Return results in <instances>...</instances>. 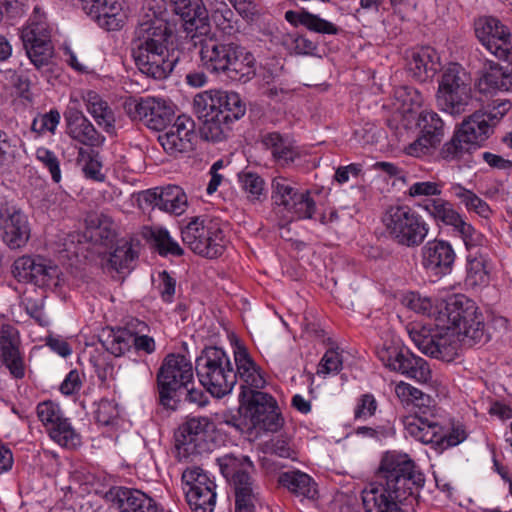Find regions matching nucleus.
Instances as JSON below:
<instances>
[{
	"mask_svg": "<svg viewBox=\"0 0 512 512\" xmlns=\"http://www.w3.org/2000/svg\"><path fill=\"white\" fill-rule=\"evenodd\" d=\"M377 482L362 495L366 512H405L400 505L415 496L425 478L406 453L387 451L376 472Z\"/></svg>",
	"mask_w": 512,
	"mask_h": 512,
	"instance_id": "obj_1",
	"label": "nucleus"
},
{
	"mask_svg": "<svg viewBox=\"0 0 512 512\" xmlns=\"http://www.w3.org/2000/svg\"><path fill=\"white\" fill-rule=\"evenodd\" d=\"M134 34L132 56L139 71L155 80L166 79L179 60L169 22L155 11L147 12Z\"/></svg>",
	"mask_w": 512,
	"mask_h": 512,
	"instance_id": "obj_2",
	"label": "nucleus"
},
{
	"mask_svg": "<svg viewBox=\"0 0 512 512\" xmlns=\"http://www.w3.org/2000/svg\"><path fill=\"white\" fill-rule=\"evenodd\" d=\"M511 109L510 101H502L489 110L475 111L457 126L451 139L439 150V157L447 162L460 161L484 147L494 129Z\"/></svg>",
	"mask_w": 512,
	"mask_h": 512,
	"instance_id": "obj_3",
	"label": "nucleus"
},
{
	"mask_svg": "<svg viewBox=\"0 0 512 512\" xmlns=\"http://www.w3.org/2000/svg\"><path fill=\"white\" fill-rule=\"evenodd\" d=\"M216 461L221 474L233 489L235 512H257V507L262 505L261 488L250 457L225 454Z\"/></svg>",
	"mask_w": 512,
	"mask_h": 512,
	"instance_id": "obj_4",
	"label": "nucleus"
},
{
	"mask_svg": "<svg viewBox=\"0 0 512 512\" xmlns=\"http://www.w3.org/2000/svg\"><path fill=\"white\" fill-rule=\"evenodd\" d=\"M150 325L139 318H127L122 327H103L98 333V342L110 354L119 357L133 349L138 355H151L156 341Z\"/></svg>",
	"mask_w": 512,
	"mask_h": 512,
	"instance_id": "obj_5",
	"label": "nucleus"
},
{
	"mask_svg": "<svg viewBox=\"0 0 512 512\" xmlns=\"http://www.w3.org/2000/svg\"><path fill=\"white\" fill-rule=\"evenodd\" d=\"M439 315L446 322L447 330L462 335L465 343L475 345L487 339L484 316L476 303L467 296L456 294L448 297Z\"/></svg>",
	"mask_w": 512,
	"mask_h": 512,
	"instance_id": "obj_6",
	"label": "nucleus"
},
{
	"mask_svg": "<svg viewBox=\"0 0 512 512\" xmlns=\"http://www.w3.org/2000/svg\"><path fill=\"white\" fill-rule=\"evenodd\" d=\"M388 238L400 247L417 248L426 240L430 226L414 208L405 204L391 205L381 217Z\"/></svg>",
	"mask_w": 512,
	"mask_h": 512,
	"instance_id": "obj_7",
	"label": "nucleus"
},
{
	"mask_svg": "<svg viewBox=\"0 0 512 512\" xmlns=\"http://www.w3.org/2000/svg\"><path fill=\"white\" fill-rule=\"evenodd\" d=\"M195 371L200 384L216 398L229 394L236 384L230 358L217 346H208L201 351L195 360Z\"/></svg>",
	"mask_w": 512,
	"mask_h": 512,
	"instance_id": "obj_8",
	"label": "nucleus"
},
{
	"mask_svg": "<svg viewBox=\"0 0 512 512\" xmlns=\"http://www.w3.org/2000/svg\"><path fill=\"white\" fill-rule=\"evenodd\" d=\"M181 237L195 254L208 259L222 256L229 243L221 221L206 215L192 217L181 229Z\"/></svg>",
	"mask_w": 512,
	"mask_h": 512,
	"instance_id": "obj_9",
	"label": "nucleus"
},
{
	"mask_svg": "<svg viewBox=\"0 0 512 512\" xmlns=\"http://www.w3.org/2000/svg\"><path fill=\"white\" fill-rule=\"evenodd\" d=\"M407 435L422 444L431 445L437 453L455 447L467 438L465 426L459 422L440 424L436 418L407 416L404 419Z\"/></svg>",
	"mask_w": 512,
	"mask_h": 512,
	"instance_id": "obj_10",
	"label": "nucleus"
},
{
	"mask_svg": "<svg viewBox=\"0 0 512 512\" xmlns=\"http://www.w3.org/2000/svg\"><path fill=\"white\" fill-rule=\"evenodd\" d=\"M193 381V366L185 355L170 353L162 361L157 373L159 403L176 410L182 401V392Z\"/></svg>",
	"mask_w": 512,
	"mask_h": 512,
	"instance_id": "obj_11",
	"label": "nucleus"
},
{
	"mask_svg": "<svg viewBox=\"0 0 512 512\" xmlns=\"http://www.w3.org/2000/svg\"><path fill=\"white\" fill-rule=\"evenodd\" d=\"M436 100L438 107L451 115L466 111L471 100V77L461 64L451 62L442 69Z\"/></svg>",
	"mask_w": 512,
	"mask_h": 512,
	"instance_id": "obj_12",
	"label": "nucleus"
},
{
	"mask_svg": "<svg viewBox=\"0 0 512 512\" xmlns=\"http://www.w3.org/2000/svg\"><path fill=\"white\" fill-rule=\"evenodd\" d=\"M240 412L250 420L252 427L265 432H277L284 418L276 399L261 390H244L239 394Z\"/></svg>",
	"mask_w": 512,
	"mask_h": 512,
	"instance_id": "obj_13",
	"label": "nucleus"
},
{
	"mask_svg": "<svg viewBox=\"0 0 512 512\" xmlns=\"http://www.w3.org/2000/svg\"><path fill=\"white\" fill-rule=\"evenodd\" d=\"M214 430V423L207 417H194L183 423L175 433L179 460L212 451L215 446Z\"/></svg>",
	"mask_w": 512,
	"mask_h": 512,
	"instance_id": "obj_14",
	"label": "nucleus"
},
{
	"mask_svg": "<svg viewBox=\"0 0 512 512\" xmlns=\"http://www.w3.org/2000/svg\"><path fill=\"white\" fill-rule=\"evenodd\" d=\"M377 357L390 371L400 373L419 383H427L431 379L428 362L413 354L401 343H384L378 348Z\"/></svg>",
	"mask_w": 512,
	"mask_h": 512,
	"instance_id": "obj_15",
	"label": "nucleus"
},
{
	"mask_svg": "<svg viewBox=\"0 0 512 512\" xmlns=\"http://www.w3.org/2000/svg\"><path fill=\"white\" fill-rule=\"evenodd\" d=\"M123 108L132 121H141L150 129L161 131L172 121L174 109L168 101L152 96H129Z\"/></svg>",
	"mask_w": 512,
	"mask_h": 512,
	"instance_id": "obj_16",
	"label": "nucleus"
},
{
	"mask_svg": "<svg viewBox=\"0 0 512 512\" xmlns=\"http://www.w3.org/2000/svg\"><path fill=\"white\" fill-rule=\"evenodd\" d=\"M272 199L278 208H283L289 215L284 216L285 224L294 220L312 219L316 211V203L309 190L299 191L291 186L284 177L272 181Z\"/></svg>",
	"mask_w": 512,
	"mask_h": 512,
	"instance_id": "obj_17",
	"label": "nucleus"
},
{
	"mask_svg": "<svg viewBox=\"0 0 512 512\" xmlns=\"http://www.w3.org/2000/svg\"><path fill=\"white\" fill-rule=\"evenodd\" d=\"M473 26L476 38L492 55L504 61L512 58V33L499 18L479 16Z\"/></svg>",
	"mask_w": 512,
	"mask_h": 512,
	"instance_id": "obj_18",
	"label": "nucleus"
},
{
	"mask_svg": "<svg viewBox=\"0 0 512 512\" xmlns=\"http://www.w3.org/2000/svg\"><path fill=\"white\" fill-rule=\"evenodd\" d=\"M187 503L193 512H213L216 484L202 468L189 467L182 473Z\"/></svg>",
	"mask_w": 512,
	"mask_h": 512,
	"instance_id": "obj_19",
	"label": "nucleus"
},
{
	"mask_svg": "<svg viewBox=\"0 0 512 512\" xmlns=\"http://www.w3.org/2000/svg\"><path fill=\"white\" fill-rule=\"evenodd\" d=\"M12 273L20 282H29L41 288L60 285L58 266L42 257L22 256L13 264Z\"/></svg>",
	"mask_w": 512,
	"mask_h": 512,
	"instance_id": "obj_20",
	"label": "nucleus"
},
{
	"mask_svg": "<svg viewBox=\"0 0 512 512\" xmlns=\"http://www.w3.org/2000/svg\"><path fill=\"white\" fill-rule=\"evenodd\" d=\"M69 125L73 138L82 144L78 152L77 165L86 178L96 180V129L83 116L82 111L76 112L74 120L69 122Z\"/></svg>",
	"mask_w": 512,
	"mask_h": 512,
	"instance_id": "obj_21",
	"label": "nucleus"
},
{
	"mask_svg": "<svg viewBox=\"0 0 512 512\" xmlns=\"http://www.w3.org/2000/svg\"><path fill=\"white\" fill-rule=\"evenodd\" d=\"M37 416L46 427L51 439L60 446L73 448L79 443L78 435L68 419L63 416L58 404L52 401L38 404Z\"/></svg>",
	"mask_w": 512,
	"mask_h": 512,
	"instance_id": "obj_22",
	"label": "nucleus"
},
{
	"mask_svg": "<svg viewBox=\"0 0 512 512\" xmlns=\"http://www.w3.org/2000/svg\"><path fill=\"white\" fill-rule=\"evenodd\" d=\"M410 337L418 349L433 358L441 359L446 362L454 360L457 355V343L454 340V335L445 332L431 330L423 327L421 330H411Z\"/></svg>",
	"mask_w": 512,
	"mask_h": 512,
	"instance_id": "obj_23",
	"label": "nucleus"
},
{
	"mask_svg": "<svg viewBox=\"0 0 512 512\" xmlns=\"http://www.w3.org/2000/svg\"><path fill=\"white\" fill-rule=\"evenodd\" d=\"M21 339L18 329L0 315V356L11 376H25L24 355L20 351Z\"/></svg>",
	"mask_w": 512,
	"mask_h": 512,
	"instance_id": "obj_24",
	"label": "nucleus"
},
{
	"mask_svg": "<svg viewBox=\"0 0 512 512\" xmlns=\"http://www.w3.org/2000/svg\"><path fill=\"white\" fill-rule=\"evenodd\" d=\"M103 499L120 512H164L152 497L135 488L111 487Z\"/></svg>",
	"mask_w": 512,
	"mask_h": 512,
	"instance_id": "obj_25",
	"label": "nucleus"
},
{
	"mask_svg": "<svg viewBox=\"0 0 512 512\" xmlns=\"http://www.w3.org/2000/svg\"><path fill=\"white\" fill-rule=\"evenodd\" d=\"M255 64L256 60L251 52L240 44L229 41L216 74H223L234 81L246 82L255 76Z\"/></svg>",
	"mask_w": 512,
	"mask_h": 512,
	"instance_id": "obj_26",
	"label": "nucleus"
},
{
	"mask_svg": "<svg viewBox=\"0 0 512 512\" xmlns=\"http://www.w3.org/2000/svg\"><path fill=\"white\" fill-rule=\"evenodd\" d=\"M193 106L206 107L211 110V113L216 112L224 119L227 116L233 123L242 118L246 112V105L238 93L222 90L197 95L194 98Z\"/></svg>",
	"mask_w": 512,
	"mask_h": 512,
	"instance_id": "obj_27",
	"label": "nucleus"
},
{
	"mask_svg": "<svg viewBox=\"0 0 512 512\" xmlns=\"http://www.w3.org/2000/svg\"><path fill=\"white\" fill-rule=\"evenodd\" d=\"M421 246L420 257L423 269L435 276H445L452 272L456 252L449 241L435 238Z\"/></svg>",
	"mask_w": 512,
	"mask_h": 512,
	"instance_id": "obj_28",
	"label": "nucleus"
},
{
	"mask_svg": "<svg viewBox=\"0 0 512 512\" xmlns=\"http://www.w3.org/2000/svg\"><path fill=\"white\" fill-rule=\"evenodd\" d=\"M0 230L4 243L13 250L24 247L30 238L27 216L16 207L0 209Z\"/></svg>",
	"mask_w": 512,
	"mask_h": 512,
	"instance_id": "obj_29",
	"label": "nucleus"
},
{
	"mask_svg": "<svg viewBox=\"0 0 512 512\" xmlns=\"http://www.w3.org/2000/svg\"><path fill=\"white\" fill-rule=\"evenodd\" d=\"M195 122L186 115L178 116L168 130L158 136L163 149L171 156L193 150Z\"/></svg>",
	"mask_w": 512,
	"mask_h": 512,
	"instance_id": "obj_30",
	"label": "nucleus"
},
{
	"mask_svg": "<svg viewBox=\"0 0 512 512\" xmlns=\"http://www.w3.org/2000/svg\"><path fill=\"white\" fill-rule=\"evenodd\" d=\"M24 47L31 62L40 68L47 65L53 54L50 33L44 23H30L21 33Z\"/></svg>",
	"mask_w": 512,
	"mask_h": 512,
	"instance_id": "obj_31",
	"label": "nucleus"
},
{
	"mask_svg": "<svg viewBox=\"0 0 512 512\" xmlns=\"http://www.w3.org/2000/svg\"><path fill=\"white\" fill-rule=\"evenodd\" d=\"M172 11L180 17L187 34L210 32L208 10L203 0H171Z\"/></svg>",
	"mask_w": 512,
	"mask_h": 512,
	"instance_id": "obj_32",
	"label": "nucleus"
},
{
	"mask_svg": "<svg viewBox=\"0 0 512 512\" xmlns=\"http://www.w3.org/2000/svg\"><path fill=\"white\" fill-rule=\"evenodd\" d=\"M141 199L153 208L174 215L183 214L188 207L187 195L178 185L148 189L142 192Z\"/></svg>",
	"mask_w": 512,
	"mask_h": 512,
	"instance_id": "obj_33",
	"label": "nucleus"
},
{
	"mask_svg": "<svg viewBox=\"0 0 512 512\" xmlns=\"http://www.w3.org/2000/svg\"><path fill=\"white\" fill-rule=\"evenodd\" d=\"M234 361L236 371H234L236 380L239 379L241 392L244 390H261L266 385V379L260 366L254 361L243 345H236L234 349Z\"/></svg>",
	"mask_w": 512,
	"mask_h": 512,
	"instance_id": "obj_34",
	"label": "nucleus"
},
{
	"mask_svg": "<svg viewBox=\"0 0 512 512\" xmlns=\"http://www.w3.org/2000/svg\"><path fill=\"white\" fill-rule=\"evenodd\" d=\"M99 256H101L102 270L115 278L116 275L127 273L132 269L137 253L128 241L120 240L114 244L113 248H109L108 252H98Z\"/></svg>",
	"mask_w": 512,
	"mask_h": 512,
	"instance_id": "obj_35",
	"label": "nucleus"
},
{
	"mask_svg": "<svg viewBox=\"0 0 512 512\" xmlns=\"http://www.w3.org/2000/svg\"><path fill=\"white\" fill-rule=\"evenodd\" d=\"M191 41L194 47L199 48L203 67L212 73L219 72V66L224 59L229 40H220L215 34L207 32L206 34L192 35Z\"/></svg>",
	"mask_w": 512,
	"mask_h": 512,
	"instance_id": "obj_36",
	"label": "nucleus"
},
{
	"mask_svg": "<svg viewBox=\"0 0 512 512\" xmlns=\"http://www.w3.org/2000/svg\"><path fill=\"white\" fill-rule=\"evenodd\" d=\"M437 52L429 46L416 48L408 57L407 69L419 82L431 80L439 70L440 62Z\"/></svg>",
	"mask_w": 512,
	"mask_h": 512,
	"instance_id": "obj_37",
	"label": "nucleus"
},
{
	"mask_svg": "<svg viewBox=\"0 0 512 512\" xmlns=\"http://www.w3.org/2000/svg\"><path fill=\"white\" fill-rule=\"evenodd\" d=\"M198 118L202 120L200 136L203 140L218 143L228 139L233 130L234 123L230 118L220 117L216 112L211 113L206 107H194Z\"/></svg>",
	"mask_w": 512,
	"mask_h": 512,
	"instance_id": "obj_38",
	"label": "nucleus"
},
{
	"mask_svg": "<svg viewBox=\"0 0 512 512\" xmlns=\"http://www.w3.org/2000/svg\"><path fill=\"white\" fill-rule=\"evenodd\" d=\"M418 206L434 220L437 225L451 227V231L465 218L454 205L443 198H430Z\"/></svg>",
	"mask_w": 512,
	"mask_h": 512,
	"instance_id": "obj_39",
	"label": "nucleus"
},
{
	"mask_svg": "<svg viewBox=\"0 0 512 512\" xmlns=\"http://www.w3.org/2000/svg\"><path fill=\"white\" fill-rule=\"evenodd\" d=\"M261 143L271 152L273 160L280 165L293 163L298 157V152L288 135L277 131L268 132L262 135Z\"/></svg>",
	"mask_w": 512,
	"mask_h": 512,
	"instance_id": "obj_40",
	"label": "nucleus"
},
{
	"mask_svg": "<svg viewBox=\"0 0 512 512\" xmlns=\"http://www.w3.org/2000/svg\"><path fill=\"white\" fill-rule=\"evenodd\" d=\"M285 20L293 26L302 25L308 30L318 34L337 35L341 32V28L334 23L304 9L301 11H286Z\"/></svg>",
	"mask_w": 512,
	"mask_h": 512,
	"instance_id": "obj_41",
	"label": "nucleus"
},
{
	"mask_svg": "<svg viewBox=\"0 0 512 512\" xmlns=\"http://www.w3.org/2000/svg\"><path fill=\"white\" fill-rule=\"evenodd\" d=\"M278 482L297 497L314 499L318 494L317 485L313 478L300 470L281 473Z\"/></svg>",
	"mask_w": 512,
	"mask_h": 512,
	"instance_id": "obj_42",
	"label": "nucleus"
},
{
	"mask_svg": "<svg viewBox=\"0 0 512 512\" xmlns=\"http://www.w3.org/2000/svg\"><path fill=\"white\" fill-rule=\"evenodd\" d=\"M124 0H98V26L106 31L121 29L126 20Z\"/></svg>",
	"mask_w": 512,
	"mask_h": 512,
	"instance_id": "obj_43",
	"label": "nucleus"
},
{
	"mask_svg": "<svg viewBox=\"0 0 512 512\" xmlns=\"http://www.w3.org/2000/svg\"><path fill=\"white\" fill-rule=\"evenodd\" d=\"M466 262L467 281L474 286L486 285L490 273L487 250L467 253Z\"/></svg>",
	"mask_w": 512,
	"mask_h": 512,
	"instance_id": "obj_44",
	"label": "nucleus"
},
{
	"mask_svg": "<svg viewBox=\"0 0 512 512\" xmlns=\"http://www.w3.org/2000/svg\"><path fill=\"white\" fill-rule=\"evenodd\" d=\"M454 237L460 238L467 253L487 250L488 239L477 230L466 217L451 231Z\"/></svg>",
	"mask_w": 512,
	"mask_h": 512,
	"instance_id": "obj_45",
	"label": "nucleus"
},
{
	"mask_svg": "<svg viewBox=\"0 0 512 512\" xmlns=\"http://www.w3.org/2000/svg\"><path fill=\"white\" fill-rule=\"evenodd\" d=\"M238 182L250 202L262 203L267 199L266 182L258 173L243 170L238 173Z\"/></svg>",
	"mask_w": 512,
	"mask_h": 512,
	"instance_id": "obj_46",
	"label": "nucleus"
},
{
	"mask_svg": "<svg viewBox=\"0 0 512 512\" xmlns=\"http://www.w3.org/2000/svg\"><path fill=\"white\" fill-rule=\"evenodd\" d=\"M450 192L464 205L468 212H474L484 219H488L491 216L492 210L490 206L473 191L466 189L461 184H453Z\"/></svg>",
	"mask_w": 512,
	"mask_h": 512,
	"instance_id": "obj_47",
	"label": "nucleus"
},
{
	"mask_svg": "<svg viewBox=\"0 0 512 512\" xmlns=\"http://www.w3.org/2000/svg\"><path fill=\"white\" fill-rule=\"evenodd\" d=\"M419 134L432 140L434 143H441L444 137L445 124L440 116L432 110H423L417 119Z\"/></svg>",
	"mask_w": 512,
	"mask_h": 512,
	"instance_id": "obj_48",
	"label": "nucleus"
},
{
	"mask_svg": "<svg viewBox=\"0 0 512 512\" xmlns=\"http://www.w3.org/2000/svg\"><path fill=\"white\" fill-rule=\"evenodd\" d=\"M149 238L155 250L162 257H181L184 255V250L165 228L157 227L151 229Z\"/></svg>",
	"mask_w": 512,
	"mask_h": 512,
	"instance_id": "obj_49",
	"label": "nucleus"
},
{
	"mask_svg": "<svg viewBox=\"0 0 512 512\" xmlns=\"http://www.w3.org/2000/svg\"><path fill=\"white\" fill-rule=\"evenodd\" d=\"M212 19L216 27L226 35H233L238 31V19L224 1L214 8Z\"/></svg>",
	"mask_w": 512,
	"mask_h": 512,
	"instance_id": "obj_50",
	"label": "nucleus"
},
{
	"mask_svg": "<svg viewBox=\"0 0 512 512\" xmlns=\"http://www.w3.org/2000/svg\"><path fill=\"white\" fill-rule=\"evenodd\" d=\"M502 75V66L498 63L490 62L489 68L480 78V90L484 93L504 91Z\"/></svg>",
	"mask_w": 512,
	"mask_h": 512,
	"instance_id": "obj_51",
	"label": "nucleus"
},
{
	"mask_svg": "<svg viewBox=\"0 0 512 512\" xmlns=\"http://www.w3.org/2000/svg\"><path fill=\"white\" fill-rule=\"evenodd\" d=\"M117 238L116 223L110 216L101 213L98 216V245L113 248L114 244L119 242Z\"/></svg>",
	"mask_w": 512,
	"mask_h": 512,
	"instance_id": "obj_52",
	"label": "nucleus"
},
{
	"mask_svg": "<svg viewBox=\"0 0 512 512\" xmlns=\"http://www.w3.org/2000/svg\"><path fill=\"white\" fill-rule=\"evenodd\" d=\"M343 368V357L338 348L328 349L320 360L317 373L320 374H338Z\"/></svg>",
	"mask_w": 512,
	"mask_h": 512,
	"instance_id": "obj_53",
	"label": "nucleus"
},
{
	"mask_svg": "<svg viewBox=\"0 0 512 512\" xmlns=\"http://www.w3.org/2000/svg\"><path fill=\"white\" fill-rule=\"evenodd\" d=\"M36 159L49 170L51 178L55 183L61 181L60 161L54 152L47 148L40 147L36 150Z\"/></svg>",
	"mask_w": 512,
	"mask_h": 512,
	"instance_id": "obj_54",
	"label": "nucleus"
},
{
	"mask_svg": "<svg viewBox=\"0 0 512 512\" xmlns=\"http://www.w3.org/2000/svg\"><path fill=\"white\" fill-rule=\"evenodd\" d=\"M439 145V143H434L431 139L419 134L418 137L405 148V153L409 156L422 158L432 155Z\"/></svg>",
	"mask_w": 512,
	"mask_h": 512,
	"instance_id": "obj_55",
	"label": "nucleus"
},
{
	"mask_svg": "<svg viewBox=\"0 0 512 512\" xmlns=\"http://www.w3.org/2000/svg\"><path fill=\"white\" fill-rule=\"evenodd\" d=\"M377 406L378 404L373 394H362L357 400V404L354 409V418L356 420H366L372 417L377 410Z\"/></svg>",
	"mask_w": 512,
	"mask_h": 512,
	"instance_id": "obj_56",
	"label": "nucleus"
},
{
	"mask_svg": "<svg viewBox=\"0 0 512 512\" xmlns=\"http://www.w3.org/2000/svg\"><path fill=\"white\" fill-rule=\"evenodd\" d=\"M98 126L103 127L109 136L116 135L115 115L106 101L98 99Z\"/></svg>",
	"mask_w": 512,
	"mask_h": 512,
	"instance_id": "obj_57",
	"label": "nucleus"
},
{
	"mask_svg": "<svg viewBox=\"0 0 512 512\" xmlns=\"http://www.w3.org/2000/svg\"><path fill=\"white\" fill-rule=\"evenodd\" d=\"M60 121V114L57 110L36 117L32 123V130L39 134L46 131L54 133Z\"/></svg>",
	"mask_w": 512,
	"mask_h": 512,
	"instance_id": "obj_58",
	"label": "nucleus"
},
{
	"mask_svg": "<svg viewBox=\"0 0 512 512\" xmlns=\"http://www.w3.org/2000/svg\"><path fill=\"white\" fill-rule=\"evenodd\" d=\"M158 278L157 289L162 301L168 304L172 303L176 292V279L166 270L159 272Z\"/></svg>",
	"mask_w": 512,
	"mask_h": 512,
	"instance_id": "obj_59",
	"label": "nucleus"
},
{
	"mask_svg": "<svg viewBox=\"0 0 512 512\" xmlns=\"http://www.w3.org/2000/svg\"><path fill=\"white\" fill-rule=\"evenodd\" d=\"M101 166L102 163L98 160V202L101 200L102 202L108 203L119 197L121 191L105 181V176L100 172Z\"/></svg>",
	"mask_w": 512,
	"mask_h": 512,
	"instance_id": "obj_60",
	"label": "nucleus"
},
{
	"mask_svg": "<svg viewBox=\"0 0 512 512\" xmlns=\"http://www.w3.org/2000/svg\"><path fill=\"white\" fill-rule=\"evenodd\" d=\"M441 192V186L431 181L415 182L408 189V195L410 197L438 196Z\"/></svg>",
	"mask_w": 512,
	"mask_h": 512,
	"instance_id": "obj_61",
	"label": "nucleus"
},
{
	"mask_svg": "<svg viewBox=\"0 0 512 512\" xmlns=\"http://www.w3.org/2000/svg\"><path fill=\"white\" fill-rule=\"evenodd\" d=\"M406 301L407 306L416 313L430 315L432 312L433 304L431 299L428 297H423L419 293H410L406 297Z\"/></svg>",
	"mask_w": 512,
	"mask_h": 512,
	"instance_id": "obj_62",
	"label": "nucleus"
},
{
	"mask_svg": "<svg viewBox=\"0 0 512 512\" xmlns=\"http://www.w3.org/2000/svg\"><path fill=\"white\" fill-rule=\"evenodd\" d=\"M118 412L116 407L108 400L98 402V425L113 426L117 422Z\"/></svg>",
	"mask_w": 512,
	"mask_h": 512,
	"instance_id": "obj_63",
	"label": "nucleus"
},
{
	"mask_svg": "<svg viewBox=\"0 0 512 512\" xmlns=\"http://www.w3.org/2000/svg\"><path fill=\"white\" fill-rule=\"evenodd\" d=\"M412 405L415 408L414 414L412 416H426L429 418H436L434 413L435 401L430 395L422 393V395L418 397Z\"/></svg>",
	"mask_w": 512,
	"mask_h": 512,
	"instance_id": "obj_64",
	"label": "nucleus"
}]
</instances>
